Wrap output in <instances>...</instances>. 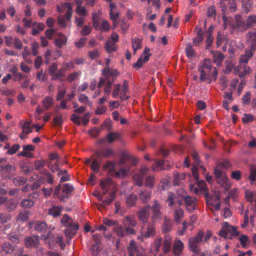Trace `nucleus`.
Masks as SVG:
<instances>
[{
	"instance_id": "obj_27",
	"label": "nucleus",
	"mask_w": 256,
	"mask_h": 256,
	"mask_svg": "<svg viewBox=\"0 0 256 256\" xmlns=\"http://www.w3.org/2000/svg\"><path fill=\"white\" fill-rule=\"evenodd\" d=\"M172 242V237L169 235L164 236L162 250L164 253H167L170 250Z\"/></svg>"
},
{
	"instance_id": "obj_40",
	"label": "nucleus",
	"mask_w": 256,
	"mask_h": 256,
	"mask_svg": "<svg viewBox=\"0 0 256 256\" xmlns=\"http://www.w3.org/2000/svg\"><path fill=\"white\" fill-rule=\"evenodd\" d=\"M34 228L38 231L44 232L46 230L47 226L44 222H36L34 224Z\"/></svg>"
},
{
	"instance_id": "obj_55",
	"label": "nucleus",
	"mask_w": 256,
	"mask_h": 256,
	"mask_svg": "<svg viewBox=\"0 0 256 256\" xmlns=\"http://www.w3.org/2000/svg\"><path fill=\"white\" fill-rule=\"evenodd\" d=\"M33 205V201L29 199L24 200L20 203V206L24 208H30Z\"/></svg>"
},
{
	"instance_id": "obj_24",
	"label": "nucleus",
	"mask_w": 256,
	"mask_h": 256,
	"mask_svg": "<svg viewBox=\"0 0 256 256\" xmlns=\"http://www.w3.org/2000/svg\"><path fill=\"white\" fill-rule=\"evenodd\" d=\"M230 166V164L228 162L225 161L218 165L214 170V175L216 176H219L222 174V173H224L222 171V170H226Z\"/></svg>"
},
{
	"instance_id": "obj_13",
	"label": "nucleus",
	"mask_w": 256,
	"mask_h": 256,
	"mask_svg": "<svg viewBox=\"0 0 256 256\" xmlns=\"http://www.w3.org/2000/svg\"><path fill=\"white\" fill-rule=\"evenodd\" d=\"M150 206L148 205L142 208L138 212V218L144 224H146L150 216Z\"/></svg>"
},
{
	"instance_id": "obj_12",
	"label": "nucleus",
	"mask_w": 256,
	"mask_h": 256,
	"mask_svg": "<svg viewBox=\"0 0 256 256\" xmlns=\"http://www.w3.org/2000/svg\"><path fill=\"white\" fill-rule=\"evenodd\" d=\"M148 170V168L144 166L142 167L140 172L133 176L134 183L136 185L141 186L143 184L144 178Z\"/></svg>"
},
{
	"instance_id": "obj_59",
	"label": "nucleus",
	"mask_w": 256,
	"mask_h": 256,
	"mask_svg": "<svg viewBox=\"0 0 256 256\" xmlns=\"http://www.w3.org/2000/svg\"><path fill=\"white\" fill-rule=\"evenodd\" d=\"M32 132V129L30 126V123L26 122L22 126V132L25 135H27Z\"/></svg>"
},
{
	"instance_id": "obj_49",
	"label": "nucleus",
	"mask_w": 256,
	"mask_h": 256,
	"mask_svg": "<svg viewBox=\"0 0 256 256\" xmlns=\"http://www.w3.org/2000/svg\"><path fill=\"white\" fill-rule=\"evenodd\" d=\"M176 196L172 192H170L168 194V198L166 202L168 203L169 206L172 207L174 204V200L176 199Z\"/></svg>"
},
{
	"instance_id": "obj_15",
	"label": "nucleus",
	"mask_w": 256,
	"mask_h": 256,
	"mask_svg": "<svg viewBox=\"0 0 256 256\" xmlns=\"http://www.w3.org/2000/svg\"><path fill=\"white\" fill-rule=\"evenodd\" d=\"M218 178V183L224 188L226 190H228L232 186L230 182L228 180V176L226 173H222L219 176H216Z\"/></svg>"
},
{
	"instance_id": "obj_63",
	"label": "nucleus",
	"mask_w": 256,
	"mask_h": 256,
	"mask_svg": "<svg viewBox=\"0 0 256 256\" xmlns=\"http://www.w3.org/2000/svg\"><path fill=\"white\" fill-rule=\"evenodd\" d=\"M239 240L242 247L246 248L248 246V238L246 235H242L240 237Z\"/></svg>"
},
{
	"instance_id": "obj_64",
	"label": "nucleus",
	"mask_w": 256,
	"mask_h": 256,
	"mask_svg": "<svg viewBox=\"0 0 256 256\" xmlns=\"http://www.w3.org/2000/svg\"><path fill=\"white\" fill-rule=\"evenodd\" d=\"M120 90V85L118 84H115L114 85V88L112 94L114 98H116L118 96Z\"/></svg>"
},
{
	"instance_id": "obj_44",
	"label": "nucleus",
	"mask_w": 256,
	"mask_h": 256,
	"mask_svg": "<svg viewBox=\"0 0 256 256\" xmlns=\"http://www.w3.org/2000/svg\"><path fill=\"white\" fill-rule=\"evenodd\" d=\"M81 74L80 72H74L68 74L66 80L68 82H72L76 80Z\"/></svg>"
},
{
	"instance_id": "obj_57",
	"label": "nucleus",
	"mask_w": 256,
	"mask_h": 256,
	"mask_svg": "<svg viewBox=\"0 0 256 256\" xmlns=\"http://www.w3.org/2000/svg\"><path fill=\"white\" fill-rule=\"evenodd\" d=\"M241 1L242 6L246 8V12L249 11L253 4L252 0H241Z\"/></svg>"
},
{
	"instance_id": "obj_10",
	"label": "nucleus",
	"mask_w": 256,
	"mask_h": 256,
	"mask_svg": "<svg viewBox=\"0 0 256 256\" xmlns=\"http://www.w3.org/2000/svg\"><path fill=\"white\" fill-rule=\"evenodd\" d=\"M181 190L182 193H178V194L181 196L184 199L186 210L189 212L192 211L195 209L196 204V198L194 197L186 196L184 194H183L184 191L183 190Z\"/></svg>"
},
{
	"instance_id": "obj_47",
	"label": "nucleus",
	"mask_w": 256,
	"mask_h": 256,
	"mask_svg": "<svg viewBox=\"0 0 256 256\" xmlns=\"http://www.w3.org/2000/svg\"><path fill=\"white\" fill-rule=\"evenodd\" d=\"M184 216V211L178 208L174 212V220L180 223L181 221V220Z\"/></svg>"
},
{
	"instance_id": "obj_46",
	"label": "nucleus",
	"mask_w": 256,
	"mask_h": 256,
	"mask_svg": "<svg viewBox=\"0 0 256 256\" xmlns=\"http://www.w3.org/2000/svg\"><path fill=\"white\" fill-rule=\"evenodd\" d=\"M132 48L135 54L136 50L141 48V40L139 38H134L132 39Z\"/></svg>"
},
{
	"instance_id": "obj_3",
	"label": "nucleus",
	"mask_w": 256,
	"mask_h": 256,
	"mask_svg": "<svg viewBox=\"0 0 256 256\" xmlns=\"http://www.w3.org/2000/svg\"><path fill=\"white\" fill-rule=\"evenodd\" d=\"M199 71L200 73V80L202 82L208 80V83H210L212 80V67L209 60H206L204 62L199 68Z\"/></svg>"
},
{
	"instance_id": "obj_31",
	"label": "nucleus",
	"mask_w": 256,
	"mask_h": 256,
	"mask_svg": "<svg viewBox=\"0 0 256 256\" xmlns=\"http://www.w3.org/2000/svg\"><path fill=\"white\" fill-rule=\"evenodd\" d=\"M62 209L60 206H54L48 210V214L54 217H58L60 215Z\"/></svg>"
},
{
	"instance_id": "obj_51",
	"label": "nucleus",
	"mask_w": 256,
	"mask_h": 256,
	"mask_svg": "<svg viewBox=\"0 0 256 256\" xmlns=\"http://www.w3.org/2000/svg\"><path fill=\"white\" fill-rule=\"evenodd\" d=\"M185 174H179L178 173L174 174V178L173 180L174 184V185H178L180 184V180L182 179H184Z\"/></svg>"
},
{
	"instance_id": "obj_14",
	"label": "nucleus",
	"mask_w": 256,
	"mask_h": 256,
	"mask_svg": "<svg viewBox=\"0 0 256 256\" xmlns=\"http://www.w3.org/2000/svg\"><path fill=\"white\" fill-rule=\"evenodd\" d=\"M255 49L248 47L246 49L244 54H242L239 58V62L240 64H247L249 60L253 56L255 52Z\"/></svg>"
},
{
	"instance_id": "obj_62",
	"label": "nucleus",
	"mask_w": 256,
	"mask_h": 256,
	"mask_svg": "<svg viewBox=\"0 0 256 256\" xmlns=\"http://www.w3.org/2000/svg\"><path fill=\"white\" fill-rule=\"evenodd\" d=\"M66 72L62 68H60L57 72H56L53 78H52L54 80H56L58 79L60 77L63 76H64Z\"/></svg>"
},
{
	"instance_id": "obj_25",
	"label": "nucleus",
	"mask_w": 256,
	"mask_h": 256,
	"mask_svg": "<svg viewBox=\"0 0 256 256\" xmlns=\"http://www.w3.org/2000/svg\"><path fill=\"white\" fill-rule=\"evenodd\" d=\"M38 242V237L35 236L28 237L25 240V245L28 248L36 246Z\"/></svg>"
},
{
	"instance_id": "obj_53",
	"label": "nucleus",
	"mask_w": 256,
	"mask_h": 256,
	"mask_svg": "<svg viewBox=\"0 0 256 256\" xmlns=\"http://www.w3.org/2000/svg\"><path fill=\"white\" fill-rule=\"evenodd\" d=\"M136 196L134 195H130L126 198V203L128 206H134L136 200Z\"/></svg>"
},
{
	"instance_id": "obj_36",
	"label": "nucleus",
	"mask_w": 256,
	"mask_h": 256,
	"mask_svg": "<svg viewBox=\"0 0 256 256\" xmlns=\"http://www.w3.org/2000/svg\"><path fill=\"white\" fill-rule=\"evenodd\" d=\"M62 224L66 227H71L72 226L73 223L72 219L67 214H64L61 220Z\"/></svg>"
},
{
	"instance_id": "obj_26",
	"label": "nucleus",
	"mask_w": 256,
	"mask_h": 256,
	"mask_svg": "<svg viewBox=\"0 0 256 256\" xmlns=\"http://www.w3.org/2000/svg\"><path fill=\"white\" fill-rule=\"evenodd\" d=\"M212 60L217 66H220L222 62L224 56L220 52H212Z\"/></svg>"
},
{
	"instance_id": "obj_9",
	"label": "nucleus",
	"mask_w": 256,
	"mask_h": 256,
	"mask_svg": "<svg viewBox=\"0 0 256 256\" xmlns=\"http://www.w3.org/2000/svg\"><path fill=\"white\" fill-rule=\"evenodd\" d=\"M198 188L194 187L192 184L190 185V190L195 193L196 194H199V193H202L206 196H208V190L206 186L205 182L204 180H200L197 182Z\"/></svg>"
},
{
	"instance_id": "obj_1",
	"label": "nucleus",
	"mask_w": 256,
	"mask_h": 256,
	"mask_svg": "<svg viewBox=\"0 0 256 256\" xmlns=\"http://www.w3.org/2000/svg\"><path fill=\"white\" fill-rule=\"evenodd\" d=\"M58 10L60 12H66V16H60L58 17V24L62 28L66 27V20H70L72 14V6L69 2H66L62 4L61 6H57Z\"/></svg>"
},
{
	"instance_id": "obj_7",
	"label": "nucleus",
	"mask_w": 256,
	"mask_h": 256,
	"mask_svg": "<svg viewBox=\"0 0 256 256\" xmlns=\"http://www.w3.org/2000/svg\"><path fill=\"white\" fill-rule=\"evenodd\" d=\"M40 176L38 179L32 184L33 189H37L45 181H47L48 184H52L54 179L52 174L46 170H42L40 172Z\"/></svg>"
},
{
	"instance_id": "obj_11",
	"label": "nucleus",
	"mask_w": 256,
	"mask_h": 256,
	"mask_svg": "<svg viewBox=\"0 0 256 256\" xmlns=\"http://www.w3.org/2000/svg\"><path fill=\"white\" fill-rule=\"evenodd\" d=\"M150 50L148 48H146L138 60L137 62L134 64V67L135 68L138 69L140 68L143 64L147 62L150 58L151 54L150 53Z\"/></svg>"
},
{
	"instance_id": "obj_19",
	"label": "nucleus",
	"mask_w": 256,
	"mask_h": 256,
	"mask_svg": "<svg viewBox=\"0 0 256 256\" xmlns=\"http://www.w3.org/2000/svg\"><path fill=\"white\" fill-rule=\"evenodd\" d=\"M184 248V243L180 240H176L173 244L172 251L174 256H181Z\"/></svg>"
},
{
	"instance_id": "obj_23",
	"label": "nucleus",
	"mask_w": 256,
	"mask_h": 256,
	"mask_svg": "<svg viewBox=\"0 0 256 256\" xmlns=\"http://www.w3.org/2000/svg\"><path fill=\"white\" fill-rule=\"evenodd\" d=\"M100 186L103 194H106L108 192V190L113 188L114 186L110 178H106L101 181Z\"/></svg>"
},
{
	"instance_id": "obj_20",
	"label": "nucleus",
	"mask_w": 256,
	"mask_h": 256,
	"mask_svg": "<svg viewBox=\"0 0 256 256\" xmlns=\"http://www.w3.org/2000/svg\"><path fill=\"white\" fill-rule=\"evenodd\" d=\"M228 42L226 36L224 34L218 33L216 38V45L218 47L220 46L222 44L224 45L222 47L223 51L226 52L227 49V45L228 46Z\"/></svg>"
},
{
	"instance_id": "obj_48",
	"label": "nucleus",
	"mask_w": 256,
	"mask_h": 256,
	"mask_svg": "<svg viewBox=\"0 0 256 256\" xmlns=\"http://www.w3.org/2000/svg\"><path fill=\"white\" fill-rule=\"evenodd\" d=\"M16 168L14 166H12L10 164L6 165H0V172H10L12 171H14Z\"/></svg>"
},
{
	"instance_id": "obj_39",
	"label": "nucleus",
	"mask_w": 256,
	"mask_h": 256,
	"mask_svg": "<svg viewBox=\"0 0 256 256\" xmlns=\"http://www.w3.org/2000/svg\"><path fill=\"white\" fill-rule=\"evenodd\" d=\"M121 94L120 96V98L122 100H126L128 98L126 96V94L128 91V83L124 81L122 84V88H120Z\"/></svg>"
},
{
	"instance_id": "obj_35",
	"label": "nucleus",
	"mask_w": 256,
	"mask_h": 256,
	"mask_svg": "<svg viewBox=\"0 0 256 256\" xmlns=\"http://www.w3.org/2000/svg\"><path fill=\"white\" fill-rule=\"evenodd\" d=\"M186 56L189 58L192 59L196 56L195 51L192 48V45L190 43L186 44Z\"/></svg>"
},
{
	"instance_id": "obj_58",
	"label": "nucleus",
	"mask_w": 256,
	"mask_h": 256,
	"mask_svg": "<svg viewBox=\"0 0 256 256\" xmlns=\"http://www.w3.org/2000/svg\"><path fill=\"white\" fill-rule=\"evenodd\" d=\"M58 64L56 63H52L50 66L48 68V72L52 76L53 78L56 72V71L58 69Z\"/></svg>"
},
{
	"instance_id": "obj_33",
	"label": "nucleus",
	"mask_w": 256,
	"mask_h": 256,
	"mask_svg": "<svg viewBox=\"0 0 256 256\" xmlns=\"http://www.w3.org/2000/svg\"><path fill=\"white\" fill-rule=\"evenodd\" d=\"M123 222L126 226H135L136 225V221L133 217L126 216L124 218Z\"/></svg>"
},
{
	"instance_id": "obj_5",
	"label": "nucleus",
	"mask_w": 256,
	"mask_h": 256,
	"mask_svg": "<svg viewBox=\"0 0 256 256\" xmlns=\"http://www.w3.org/2000/svg\"><path fill=\"white\" fill-rule=\"evenodd\" d=\"M238 234L236 228L229 225L227 222L222 224V229L219 232L220 236L226 238H231L232 236Z\"/></svg>"
},
{
	"instance_id": "obj_37",
	"label": "nucleus",
	"mask_w": 256,
	"mask_h": 256,
	"mask_svg": "<svg viewBox=\"0 0 256 256\" xmlns=\"http://www.w3.org/2000/svg\"><path fill=\"white\" fill-rule=\"evenodd\" d=\"M138 250L135 242L130 240L128 247L129 256H134L135 252Z\"/></svg>"
},
{
	"instance_id": "obj_61",
	"label": "nucleus",
	"mask_w": 256,
	"mask_h": 256,
	"mask_svg": "<svg viewBox=\"0 0 256 256\" xmlns=\"http://www.w3.org/2000/svg\"><path fill=\"white\" fill-rule=\"evenodd\" d=\"M10 218L11 217L9 214H0V223L2 225L8 221L10 220Z\"/></svg>"
},
{
	"instance_id": "obj_22",
	"label": "nucleus",
	"mask_w": 256,
	"mask_h": 256,
	"mask_svg": "<svg viewBox=\"0 0 256 256\" xmlns=\"http://www.w3.org/2000/svg\"><path fill=\"white\" fill-rule=\"evenodd\" d=\"M152 195L150 190L142 189L139 192V198L143 202L145 203L150 200Z\"/></svg>"
},
{
	"instance_id": "obj_18",
	"label": "nucleus",
	"mask_w": 256,
	"mask_h": 256,
	"mask_svg": "<svg viewBox=\"0 0 256 256\" xmlns=\"http://www.w3.org/2000/svg\"><path fill=\"white\" fill-rule=\"evenodd\" d=\"M235 48H237L238 49H242L244 48V44L240 41H230L228 44V52L230 54V57L232 58L233 56L234 51Z\"/></svg>"
},
{
	"instance_id": "obj_30",
	"label": "nucleus",
	"mask_w": 256,
	"mask_h": 256,
	"mask_svg": "<svg viewBox=\"0 0 256 256\" xmlns=\"http://www.w3.org/2000/svg\"><path fill=\"white\" fill-rule=\"evenodd\" d=\"M65 230V234L67 237L71 238L76 234V231L78 229V223L74 222L72 226Z\"/></svg>"
},
{
	"instance_id": "obj_50",
	"label": "nucleus",
	"mask_w": 256,
	"mask_h": 256,
	"mask_svg": "<svg viewBox=\"0 0 256 256\" xmlns=\"http://www.w3.org/2000/svg\"><path fill=\"white\" fill-rule=\"evenodd\" d=\"M18 202L14 200H10L6 203V207L9 211L14 210L17 206Z\"/></svg>"
},
{
	"instance_id": "obj_52",
	"label": "nucleus",
	"mask_w": 256,
	"mask_h": 256,
	"mask_svg": "<svg viewBox=\"0 0 256 256\" xmlns=\"http://www.w3.org/2000/svg\"><path fill=\"white\" fill-rule=\"evenodd\" d=\"M105 48L106 50L108 52H110L116 50L115 44L110 40H108L106 42Z\"/></svg>"
},
{
	"instance_id": "obj_2",
	"label": "nucleus",
	"mask_w": 256,
	"mask_h": 256,
	"mask_svg": "<svg viewBox=\"0 0 256 256\" xmlns=\"http://www.w3.org/2000/svg\"><path fill=\"white\" fill-rule=\"evenodd\" d=\"M236 21L240 30H245L248 28L256 26V15H250L245 22L242 20L240 15L236 16Z\"/></svg>"
},
{
	"instance_id": "obj_56",
	"label": "nucleus",
	"mask_w": 256,
	"mask_h": 256,
	"mask_svg": "<svg viewBox=\"0 0 256 256\" xmlns=\"http://www.w3.org/2000/svg\"><path fill=\"white\" fill-rule=\"evenodd\" d=\"M114 198V193L112 192L110 194L109 197L106 198L104 201L102 202V206H106L110 204V203L113 201Z\"/></svg>"
},
{
	"instance_id": "obj_4",
	"label": "nucleus",
	"mask_w": 256,
	"mask_h": 256,
	"mask_svg": "<svg viewBox=\"0 0 256 256\" xmlns=\"http://www.w3.org/2000/svg\"><path fill=\"white\" fill-rule=\"evenodd\" d=\"M140 234L138 236V238L143 240L144 238L154 236L156 234V229L153 224H144L141 227Z\"/></svg>"
},
{
	"instance_id": "obj_45",
	"label": "nucleus",
	"mask_w": 256,
	"mask_h": 256,
	"mask_svg": "<svg viewBox=\"0 0 256 256\" xmlns=\"http://www.w3.org/2000/svg\"><path fill=\"white\" fill-rule=\"evenodd\" d=\"M172 222L169 218H166L162 225V230L164 232H167L171 230Z\"/></svg>"
},
{
	"instance_id": "obj_54",
	"label": "nucleus",
	"mask_w": 256,
	"mask_h": 256,
	"mask_svg": "<svg viewBox=\"0 0 256 256\" xmlns=\"http://www.w3.org/2000/svg\"><path fill=\"white\" fill-rule=\"evenodd\" d=\"M61 66L66 72L68 70L73 69L74 68V66L72 62H64L61 64Z\"/></svg>"
},
{
	"instance_id": "obj_8",
	"label": "nucleus",
	"mask_w": 256,
	"mask_h": 256,
	"mask_svg": "<svg viewBox=\"0 0 256 256\" xmlns=\"http://www.w3.org/2000/svg\"><path fill=\"white\" fill-rule=\"evenodd\" d=\"M151 209L152 210V220L154 222L156 220L161 219V206L157 200H155L152 201Z\"/></svg>"
},
{
	"instance_id": "obj_16",
	"label": "nucleus",
	"mask_w": 256,
	"mask_h": 256,
	"mask_svg": "<svg viewBox=\"0 0 256 256\" xmlns=\"http://www.w3.org/2000/svg\"><path fill=\"white\" fill-rule=\"evenodd\" d=\"M74 188L72 185L70 184H66L63 185L62 188V192L60 200L62 202H64L66 199L68 198V195L72 192Z\"/></svg>"
},
{
	"instance_id": "obj_17",
	"label": "nucleus",
	"mask_w": 256,
	"mask_h": 256,
	"mask_svg": "<svg viewBox=\"0 0 256 256\" xmlns=\"http://www.w3.org/2000/svg\"><path fill=\"white\" fill-rule=\"evenodd\" d=\"M246 42L248 47L256 50V31L249 32L246 34Z\"/></svg>"
},
{
	"instance_id": "obj_29",
	"label": "nucleus",
	"mask_w": 256,
	"mask_h": 256,
	"mask_svg": "<svg viewBox=\"0 0 256 256\" xmlns=\"http://www.w3.org/2000/svg\"><path fill=\"white\" fill-rule=\"evenodd\" d=\"M66 42L67 38L64 34L61 33L58 34V38L55 40V44L57 46L61 48L66 44Z\"/></svg>"
},
{
	"instance_id": "obj_41",
	"label": "nucleus",
	"mask_w": 256,
	"mask_h": 256,
	"mask_svg": "<svg viewBox=\"0 0 256 256\" xmlns=\"http://www.w3.org/2000/svg\"><path fill=\"white\" fill-rule=\"evenodd\" d=\"M42 104L46 110L52 106L54 103L53 98L50 96L45 97L42 100Z\"/></svg>"
},
{
	"instance_id": "obj_34",
	"label": "nucleus",
	"mask_w": 256,
	"mask_h": 256,
	"mask_svg": "<svg viewBox=\"0 0 256 256\" xmlns=\"http://www.w3.org/2000/svg\"><path fill=\"white\" fill-rule=\"evenodd\" d=\"M162 238H161L156 239L152 246V250H154V254H156L160 250L162 246Z\"/></svg>"
},
{
	"instance_id": "obj_60",
	"label": "nucleus",
	"mask_w": 256,
	"mask_h": 256,
	"mask_svg": "<svg viewBox=\"0 0 256 256\" xmlns=\"http://www.w3.org/2000/svg\"><path fill=\"white\" fill-rule=\"evenodd\" d=\"M110 25L108 21L106 20H102L100 27L102 32H107L109 30Z\"/></svg>"
},
{
	"instance_id": "obj_38",
	"label": "nucleus",
	"mask_w": 256,
	"mask_h": 256,
	"mask_svg": "<svg viewBox=\"0 0 256 256\" xmlns=\"http://www.w3.org/2000/svg\"><path fill=\"white\" fill-rule=\"evenodd\" d=\"M248 178L250 180L251 184H256V166H253L250 168Z\"/></svg>"
},
{
	"instance_id": "obj_42",
	"label": "nucleus",
	"mask_w": 256,
	"mask_h": 256,
	"mask_svg": "<svg viewBox=\"0 0 256 256\" xmlns=\"http://www.w3.org/2000/svg\"><path fill=\"white\" fill-rule=\"evenodd\" d=\"M120 138V134L117 132H112L109 133L106 136V138L110 143H112Z\"/></svg>"
},
{
	"instance_id": "obj_43",
	"label": "nucleus",
	"mask_w": 256,
	"mask_h": 256,
	"mask_svg": "<svg viewBox=\"0 0 256 256\" xmlns=\"http://www.w3.org/2000/svg\"><path fill=\"white\" fill-rule=\"evenodd\" d=\"M28 217V212L27 211L20 212L16 218L17 222H22L26 220Z\"/></svg>"
},
{
	"instance_id": "obj_6",
	"label": "nucleus",
	"mask_w": 256,
	"mask_h": 256,
	"mask_svg": "<svg viewBox=\"0 0 256 256\" xmlns=\"http://www.w3.org/2000/svg\"><path fill=\"white\" fill-rule=\"evenodd\" d=\"M204 232H200L196 236L189 239L188 246L191 251L195 254L199 252L198 246L204 237Z\"/></svg>"
},
{
	"instance_id": "obj_32",
	"label": "nucleus",
	"mask_w": 256,
	"mask_h": 256,
	"mask_svg": "<svg viewBox=\"0 0 256 256\" xmlns=\"http://www.w3.org/2000/svg\"><path fill=\"white\" fill-rule=\"evenodd\" d=\"M113 154V152L111 149L108 148L103 150L100 152H98L96 153V156L98 158L100 157H104V158H109L110 156Z\"/></svg>"
},
{
	"instance_id": "obj_28",
	"label": "nucleus",
	"mask_w": 256,
	"mask_h": 256,
	"mask_svg": "<svg viewBox=\"0 0 256 256\" xmlns=\"http://www.w3.org/2000/svg\"><path fill=\"white\" fill-rule=\"evenodd\" d=\"M14 250V247L8 242H5L0 246V252L4 254H8Z\"/></svg>"
},
{
	"instance_id": "obj_21",
	"label": "nucleus",
	"mask_w": 256,
	"mask_h": 256,
	"mask_svg": "<svg viewBox=\"0 0 256 256\" xmlns=\"http://www.w3.org/2000/svg\"><path fill=\"white\" fill-rule=\"evenodd\" d=\"M223 20H224V26L225 28H226L228 26L230 27L232 29L238 28V26H237V24L236 23V18H234V20L230 17H227L224 14L222 16Z\"/></svg>"
}]
</instances>
